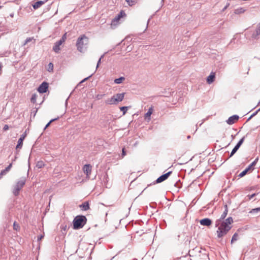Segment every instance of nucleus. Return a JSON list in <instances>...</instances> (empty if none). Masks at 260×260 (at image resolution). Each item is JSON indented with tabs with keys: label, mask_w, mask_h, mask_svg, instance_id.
Here are the masks:
<instances>
[{
	"label": "nucleus",
	"mask_w": 260,
	"mask_h": 260,
	"mask_svg": "<svg viewBox=\"0 0 260 260\" xmlns=\"http://www.w3.org/2000/svg\"><path fill=\"white\" fill-rule=\"evenodd\" d=\"M245 11V10L243 8H240L237 9L235 10L234 13L236 14H240L243 13Z\"/></svg>",
	"instance_id": "obj_22"
},
{
	"label": "nucleus",
	"mask_w": 260,
	"mask_h": 260,
	"mask_svg": "<svg viewBox=\"0 0 260 260\" xmlns=\"http://www.w3.org/2000/svg\"><path fill=\"white\" fill-rule=\"evenodd\" d=\"M202 225L210 226L212 224V220L209 218H204L200 221Z\"/></svg>",
	"instance_id": "obj_14"
},
{
	"label": "nucleus",
	"mask_w": 260,
	"mask_h": 260,
	"mask_svg": "<svg viewBox=\"0 0 260 260\" xmlns=\"http://www.w3.org/2000/svg\"><path fill=\"white\" fill-rule=\"evenodd\" d=\"M37 96V95L36 94H33L32 95V96L31 98L30 101L34 104L36 102Z\"/></svg>",
	"instance_id": "obj_28"
},
{
	"label": "nucleus",
	"mask_w": 260,
	"mask_h": 260,
	"mask_svg": "<svg viewBox=\"0 0 260 260\" xmlns=\"http://www.w3.org/2000/svg\"><path fill=\"white\" fill-rule=\"evenodd\" d=\"M45 166V163L42 160H39L38 161L36 164V167L39 168L41 169L43 168Z\"/></svg>",
	"instance_id": "obj_21"
},
{
	"label": "nucleus",
	"mask_w": 260,
	"mask_h": 260,
	"mask_svg": "<svg viewBox=\"0 0 260 260\" xmlns=\"http://www.w3.org/2000/svg\"><path fill=\"white\" fill-rule=\"evenodd\" d=\"M126 16V14L124 11L121 10L119 14L116 16L111 22V25L116 26L119 23V21L121 18H123Z\"/></svg>",
	"instance_id": "obj_6"
},
{
	"label": "nucleus",
	"mask_w": 260,
	"mask_h": 260,
	"mask_svg": "<svg viewBox=\"0 0 260 260\" xmlns=\"http://www.w3.org/2000/svg\"><path fill=\"white\" fill-rule=\"evenodd\" d=\"M101 58H100V59L98 61L97 66H96V68H98L99 67V64H100V62H101Z\"/></svg>",
	"instance_id": "obj_40"
},
{
	"label": "nucleus",
	"mask_w": 260,
	"mask_h": 260,
	"mask_svg": "<svg viewBox=\"0 0 260 260\" xmlns=\"http://www.w3.org/2000/svg\"><path fill=\"white\" fill-rule=\"evenodd\" d=\"M125 1L129 6H132L137 3L138 0H125Z\"/></svg>",
	"instance_id": "obj_23"
},
{
	"label": "nucleus",
	"mask_w": 260,
	"mask_h": 260,
	"mask_svg": "<svg viewBox=\"0 0 260 260\" xmlns=\"http://www.w3.org/2000/svg\"><path fill=\"white\" fill-rule=\"evenodd\" d=\"M25 183V179H21L17 181L16 184L14 186L13 193L17 196L19 194L20 191L22 189Z\"/></svg>",
	"instance_id": "obj_5"
},
{
	"label": "nucleus",
	"mask_w": 260,
	"mask_h": 260,
	"mask_svg": "<svg viewBox=\"0 0 260 260\" xmlns=\"http://www.w3.org/2000/svg\"><path fill=\"white\" fill-rule=\"evenodd\" d=\"M67 39V34H64L62 37L61 39L59 40L60 43H64Z\"/></svg>",
	"instance_id": "obj_32"
},
{
	"label": "nucleus",
	"mask_w": 260,
	"mask_h": 260,
	"mask_svg": "<svg viewBox=\"0 0 260 260\" xmlns=\"http://www.w3.org/2000/svg\"><path fill=\"white\" fill-rule=\"evenodd\" d=\"M13 229L14 230L17 231H19L20 229L19 224L16 221H15L13 223Z\"/></svg>",
	"instance_id": "obj_27"
},
{
	"label": "nucleus",
	"mask_w": 260,
	"mask_h": 260,
	"mask_svg": "<svg viewBox=\"0 0 260 260\" xmlns=\"http://www.w3.org/2000/svg\"><path fill=\"white\" fill-rule=\"evenodd\" d=\"M239 119V116L237 115H233L229 118L226 122L229 124H233L236 123Z\"/></svg>",
	"instance_id": "obj_12"
},
{
	"label": "nucleus",
	"mask_w": 260,
	"mask_h": 260,
	"mask_svg": "<svg viewBox=\"0 0 260 260\" xmlns=\"http://www.w3.org/2000/svg\"><path fill=\"white\" fill-rule=\"evenodd\" d=\"M126 151L125 150V148H123L122 150V154H121V157L123 158L126 155Z\"/></svg>",
	"instance_id": "obj_34"
},
{
	"label": "nucleus",
	"mask_w": 260,
	"mask_h": 260,
	"mask_svg": "<svg viewBox=\"0 0 260 260\" xmlns=\"http://www.w3.org/2000/svg\"><path fill=\"white\" fill-rule=\"evenodd\" d=\"M63 43H60V41H57L55 44L54 46L53 47V50L55 52H58L60 50V46L62 45Z\"/></svg>",
	"instance_id": "obj_17"
},
{
	"label": "nucleus",
	"mask_w": 260,
	"mask_h": 260,
	"mask_svg": "<svg viewBox=\"0 0 260 260\" xmlns=\"http://www.w3.org/2000/svg\"><path fill=\"white\" fill-rule=\"evenodd\" d=\"M225 209L223 213L221 215L220 218L218 220H221V221H223V220L225 218L228 214V210L227 209V206H225Z\"/></svg>",
	"instance_id": "obj_20"
},
{
	"label": "nucleus",
	"mask_w": 260,
	"mask_h": 260,
	"mask_svg": "<svg viewBox=\"0 0 260 260\" xmlns=\"http://www.w3.org/2000/svg\"><path fill=\"white\" fill-rule=\"evenodd\" d=\"M44 238V235H41L39 236L38 238V241L41 240Z\"/></svg>",
	"instance_id": "obj_38"
},
{
	"label": "nucleus",
	"mask_w": 260,
	"mask_h": 260,
	"mask_svg": "<svg viewBox=\"0 0 260 260\" xmlns=\"http://www.w3.org/2000/svg\"><path fill=\"white\" fill-rule=\"evenodd\" d=\"M23 141L22 140V139H19L18 140V144L16 146V149H18V148H21L22 146V145H23Z\"/></svg>",
	"instance_id": "obj_26"
},
{
	"label": "nucleus",
	"mask_w": 260,
	"mask_h": 260,
	"mask_svg": "<svg viewBox=\"0 0 260 260\" xmlns=\"http://www.w3.org/2000/svg\"><path fill=\"white\" fill-rule=\"evenodd\" d=\"M80 207L84 211L89 209V203L87 202H84L82 205H80Z\"/></svg>",
	"instance_id": "obj_18"
},
{
	"label": "nucleus",
	"mask_w": 260,
	"mask_h": 260,
	"mask_svg": "<svg viewBox=\"0 0 260 260\" xmlns=\"http://www.w3.org/2000/svg\"><path fill=\"white\" fill-rule=\"evenodd\" d=\"M127 108V107H121L120 108V110L123 112V115H125V113H126Z\"/></svg>",
	"instance_id": "obj_31"
},
{
	"label": "nucleus",
	"mask_w": 260,
	"mask_h": 260,
	"mask_svg": "<svg viewBox=\"0 0 260 260\" xmlns=\"http://www.w3.org/2000/svg\"><path fill=\"white\" fill-rule=\"evenodd\" d=\"M258 211H260V207L259 208H255V209H252L250 211V213H255V212H257Z\"/></svg>",
	"instance_id": "obj_33"
},
{
	"label": "nucleus",
	"mask_w": 260,
	"mask_h": 260,
	"mask_svg": "<svg viewBox=\"0 0 260 260\" xmlns=\"http://www.w3.org/2000/svg\"><path fill=\"white\" fill-rule=\"evenodd\" d=\"M238 238V234L237 233H235L232 237L231 240V243H233L235 241H236Z\"/></svg>",
	"instance_id": "obj_25"
},
{
	"label": "nucleus",
	"mask_w": 260,
	"mask_h": 260,
	"mask_svg": "<svg viewBox=\"0 0 260 260\" xmlns=\"http://www.w3.org/2000/svg\"><path fill=\"white\" fill-rule=\"evenodd\" d=\"M47 70L49 71V72H52L53 70V63H49L48 66V69Z\"/></svg>",
	"instance_id": "obj_29"
},
{
	"label": "nucleus",
	"mask_w": 260,
	"mask_h": 260,
	"mask_svg": "<svg viewBox=\"0 0 260 260\" xmlns=\"http://www.w3.org/2000/svg\"><path fill=\"white\" fill-rule=\"evenodd\" d=\"M256 164V160L252 162L249 166H248L244 171L241 172L238 176L240 178L244 176L247 173H248L249 171L253 170V167L255 166Z\"/></svg>",
	"instance_id": "obj_7"
},
{
	"label": "nucleus",
	"mask_w": 260,
	"mask_h": 260,
	"mask_svg": "<svg viewBox=\"0 0 260 260\" xmlns=\"http://www.w3.org/2000/svg\"><path fill=\"white\" fill-rule=\"evenodd\" d=\"M153 111V108L152 107L149 108L148 112L145 114L144 117L145 119H148V121L150 120L151 115L152 114Z\"/></svg>",
	"instance_id": "obj_16"
},
{
	"label": "nucleus",
	"mask_w": 260,
	"mask_h": 260,
	"mask_svg": "<svg viewBox=\"0 0 260 260\" xmlns=\"http://www.w3.org/2000/svg\"><path fill=\"white\" fill-rule=\"evenodd\" d=\"M9 128V125H7V124H5V125H4V128H3V129H4V130L5 131H7Z\"/></svg>",
	"instance_id": "obj_35"
},
{
	"label": "nucleus",
	"mask_w": 260,
	"mask_h": 260,
	"mask_svg": "<svg viewBox=\"0 0 260 260\" xmlns=\"http://www.w3.org/2000/svg\"><path fill=\"white\" fill-rule=\"evenodd\" d=\"M124 80V78L123 77H121L120 78H117L115 79L114 82L116 84H120L121 83L123 80Z\"/></svg>",
	"instance_id": "obj_24"
},
{
	"label": "nucleus",
	"mask_w": 260,
	"mask_h": 260,
	"mask_svg": "<svg viewBox=\"0 0 260 260\" xmlns=\"http://www.w3.org/2000/svg\"><path fill=\"white\" fill-rule=\"evenodd\" d=\"M25 137H26V134H23L21 136L19 139H22V140L23 141L24 140V139L25 138Z\"/></svg>",
	"instance_id": "obj_36"
},
{
	"label": "nucleus",
	"mask_w": 260,
	"mask_h": 260,
	"mask_svg": "<svg viewBox=\"0 0 260 260\" xmlns=\"http://www.w3.org/2000/svg\"><path fill=\"white\" fill-rule=\"evenodd\" d=\"M124 93H117L114 95L110 99H108L106 101V103L109 105L116 104L118 102L122 101L124 99Z\"/></svg>",
	"instance_id": "obj_4"
},
{
	"label": "nucleus",
	"mask_w": 260,
	"mask_h": 260,
	"mask_svg": "<svg viewBox=\"0 0 260 260\" xmlns=\"http://www.w3.org/2000/svg\"><path fill=\"white\" fill-rule=\"evenodd\" d=\"M255 196V193H253L252 194H251V196H249V200L251 199L252 198H253L254 196Z\"/></svg>",
	"instance_id": "obj_39"
},
{
	"label": "nucleus",
	"mask_w": 260,
	"mask_h": 260,
	"mask_svg": "<svg viewBox=\"0 0 260 260\" xmlns=\"http://www.w3.org/2000/svg\"><path fill=\"white\" fill-rule=\"evenodd\" d=\"M233 219L230 217L224 221L217 220L215 222L216 226L217 227L216 231L218 238H220L225 236L232 228V223Z\"/></svg>",
	"instance_id": "obj_1"
},
{
	"label": "nucleus",
	"mask_w": 260,
	"mask_h": 260,
	"mask_svg": "<svg viewBox=\"0 0 260 260\" xmlns=\"http://www.w3.org/2000/svg\"><path fill=\"white\" fill-rule=\"evenodd\" d=\"M32 38H27L26 40V41H25V44L27 43L28 42H30L31 40H32Z\"/></svg>",
	"instance_id": "obj_37"
},
{
	"label": "nucleus",
	"mask_w": 260,
	"mask_h": 260,
	"mask_svg": "<svg viewBox=\"0 0 260 260\" xmlns=\"http://www.w3.org/2000/svg\"><path fill=\"white\" fill-rule=\"evenodd\" d=\"M58 118H59V117H57V118H54V119H51V120H50V121H49V122L46 124V126H45V129H46L48 127H49V126H50V124H51L52 122H53V121H55V120H56L58 119Z\"/></svg>",
	"instance_id": "obj_30"
},
{
	"label": "nucleus",
	"mask_w": 260,
	"mask_h": 260,
	"mask_svg": "<svg viewBox=\"0 0 260 260\" xmlns=\"http://www.w3.org/2000/svg\"><path fill=\"white\" fill-rule=\"evenodd\" d=\"M87 78H85L82 81V82H84V81H85L86 80H87Z\"/></svg>",
	"instance_id": "obj_41"
},
{
	"label": "nucleus",
	"mask_w": 260,
	"mask_h": 260,
	"mask_svg": "<svg viewBox=\"0 0 260 260\" xmlns=\"http://www.w3.org/2000/svg\"><path fill=\"white\" fill-rule=\"evenodd\" d=\"M12 166V164H10L5 170L1 171L0 173V178H2L4 175H6L7 173L10 170Z\"/></svg>",
	"instance_id": "obj_15"
},
{
	"label": "nucleus",
	"mask_w": 260,
	"mask_h": 260,
	"mask_svg": "<svg viewBox=\"0 0 260 260\" xmlns=\"http://www.w3.org/2000/svg\"><path fill=\"white\" fill-rule=\"evenodd\" d=\"M171 173H172V172L170 171V172L161 175V176H160L159 178H158L157 179V180H156V182L157 183H160V182L165 181L169 177V176L171 175Z\"/></svg>",
	"instance_id": "obj_11"
},
{
	"label": "nucleus",
	"mask_w": 260,
	"mask_h": 260,
	"mask_svg": "<svg viewBox=\"0 0 260 260\" xmlns=\"http://www.w3.org/2000/svg\"><path fill=\"white\" fill-rule=\"evenodd\" d=\"M215 78V73L214 72H211L210 73V75L207 78V82L209 84H210L214 81Z\"/></svg>",
	"instance_id": "obj_13"
},
{
	"label": "nucleus",
	"mask_w": 260,
	"mask_h": 260,
	"mask_svg": "<svg viewBox=\"0 0 260 260\" xmlns=\"http://www.w3.org/2000/svg\"><path fill=\"white\" fill-rule=\"evenodd\" d=\"M92 166L89 164L85 165L83 167V172L86 174V178H89L91 173Z\"/></svg>",
	"instance_id": "obj_8"
},
{
	"label": "nucleus",
	"mask_w": 260,
	"mask_h": 260,
	"mask_svg": "<svg viewBox=\"0 0 260 260\" xmlns=\"http://www.w3.org/2000/svg\"><path fill=\"white\" fill-rule=\"evenodd\" d=\"M88 42V38L85 35H83L79 37L76 42L77 50L80 52H83L86 49Z\"/></svg>",
	"instance_id": "obj_2"
},
{
	"label": "nucleus",
	"mask_w": 260,
	"mask_h": 260,
	"mask_svg": "<svg viewBox=\"0 0 260 260\" xmlns=\"http://www.w3.org/2000/svg\"><path fill=\"white\" fill-rule=\"evenodd\" d=\"M87 219L85 216L78 215L76 216L73 220V228L77 230L81 229L86 224Z\"/></svg>",
	"instance_id": "obj_3"
},
{
	"label": "nucleus",
	"mask_w": 260,
	"mask_h": 260,
	"mask_svg": "<svg viewBox=\"0 0 260 260\" xmlns=\"http://www.w3.org/2000/svg\"><path fill=\"white\" fill-rule=\"evenodd\" d=\"M48 88V84L47 82H43L38 88V91L40 93H45L47 91Z\"/></svg>",
	"instance_id": "obj_9"
},
{
	"label": "nucleus",
	"mask_w": 260,
	"mask_h": 260,
	"mask_svg": "<svg viewBox=\"0 0 260 260\" xmlns=\"http://www.w3.org/2000/svg\"><path fill=\"white\" fill-rule=\"evenodd\" d=\"M44 4V2L43 1H38L35 3V4L33 5V7L35 9H37L40 7Z\"/></svg>",
	"instance_id": "obj_19"
},
{
	"label": "nucleus",
	"mask_w": 260,
	"mask_h": 260,
	"mask_svg": "<svg viewBox=\"0 0 260 260\" xmlns=\"http://www.w3.org/2000/svg\"><path fill=\"white\" fill-rule=\"evenodd\" d=\"M244 137L242 138L239 142L237 143V144L236 145V146L234 148L233 150L232 151L230 157L232 156L238 150L239 147L241 146V145L242 144V143L244 142Z\"/></svg>",
	"instance_id": "obj_10"
}]
</instances>
